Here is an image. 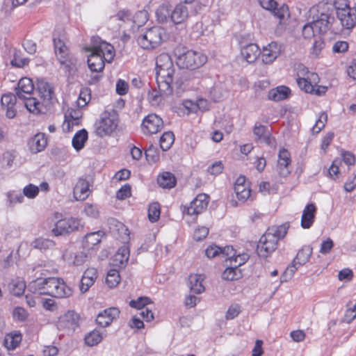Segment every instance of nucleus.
<instances>
[{
	"label": "nucleus",
	"instance_id": "obj_1",
	"mask_svg": "<svg viewBox=\"0 0 356 356\" xmlns=\"http://www.w3.org/2000/svg\"><path fill=\"white\" fill-rule=\"evenodd\" d=\"M156 70L158 88L165 94L175 92L176 95H180L184 91L183 81L178 74H175L172 59L168 54H162L156 58Z\"/></svg>",
	"mask_w": 356,
	"mask_h": 356
},
{
	"label": "nucleus",
	"instance_id": "obj_2",
	"mask_svg": "<svg viewBox=\"0 0 356 356\" xmlns=\"http://www.w3.org/2000/svg\"><path fill=\"white\" fill-rule=\"evenodd\" d=\"M333 8L331 3L320 2L309 9V17L312 16V20L302 27V35L305 39L318 38L330 29L334 19Z\"/></svg>",
	"mask_w": 356,
	"mask_h": 356
},
{
	"label": "nucleus",
	"instance_id": "obj_3",
	"mask_svg": "<svg viewBox=\"0 0 356 356\" xmlns=\"http://www.w3.org/2000/svg\"><path fill=\"white\" fill-rule=\"evenodd\" d=\"M91 53L88 56V65L92 72H101L105 65V62L111 63L115 56L114 47L106 41L97 38Z\"/></svg>",
	"mask_w": 356,
	"mask_h": 356
},
{
	"label": "nucleus",
	"instance_id": "obj_4",
	"mask_svg": "<svg viewBox=\"0 0 356 356\" xmlns=\"http://www.w3.org/2000/svg\"><path fill=\"white\" fill-rule=\"evenodd\" d=\"M31 287L34 288L35 293L49 295L57 298H66L72 295V289L63 280L57 277L37 279L33 281Z\"/></svg>",
	"mask_w": 356,
	"mask_h": 356
},
{
	"label": "nucleus",
	"instance_id": "obj_5",
	"mask_svg": "<svg viewBox=\"0 0 356 356\" xmlns=\"http://www.w3.org/2000/svg\"><path fill=\"white\" fill-rule=\"evenodd\" d=\"M288 229L286 224L268 228L257 245L259 256L265 258L273 252L277 248V241L285 236Z\"/></svg>",
	"mask_w": 356,
	"mask_h": 356
},
{
	"label": "nucleus",
	"instance_id": "obj_6",
	"mask_svg": "<svg viewBox=\"0 0 356 356\" xmlns=\"http://www.w3.org/2000/svg\"><path fill=\"white\" fill-rule=\"evenodd\" d=\"M34 90L33 81L28 77L22 78L15 88L16 95L19 99L23 101L26 109L33 114H39L41 109L40 102L32 97Z\"/></svg>",
	"mask_w": 356,
	"mask_h": 356
},
{
	"label": "nucleus",
	"instance_id": "obj_7",
	"mask_svg": "<svg viewBox=\"0 0 356 356\" xmlns=\"http://www.w3.org/2000/svg\"><path fill=\"white\" fill-rule=\"evenodd\" d=\"M177 65L180 68L195 70L202 67L207 60L206 55L198 51L177 48L175 51Z\"/></svg>",
	"mask_w": 356,
	"mask_h": 356
},
{
	"label": "nucleus",
	"instance_id": "obj_8",
	"mask_svg": "<svg viewBox=\"0 0 356 356\" xmlns=\"http://www.w3.org/2000/svg\"><path fill=\"white\" fill-rule=\"evenodd\" d=\"M119 118L117 112L113 110H106L102 112L94 124L95 134L101 138L110 136L117 129Z\"/></svg>",
	"mask_w": 356,
	"mask_h": 356
},
{
	"label": "nucleus",
	"instance_id": "obj_9",
	"mask_svg": "<svg viewBox=\"0 0 356 356\" xmlns=\"http://www.w3.org/2000/svg\"><path fill=\"white\" fill-rule=\"evenodd\" d=\"M166 38V31L161 26H152L139 34L138 44L144 49H154L158 47Z\"/></svg>",
	"mask_w": 356,
	"mask_h": 356
},
{
	"label": "nucleus",
	"instance_id": "obj_10",
	"mask_svg": "<svg viewBox=\"0 0 356 356\" xmlns=\"http://www.w3.org/2000/svg\"><path fill=\"white\" fill-rule=\"evenodd\" d=\"M312 254V248L309 245L303 246L297 253L293 262L289 265L280 277V282H285L290 280L298 268L305 265Z\"/></svg>",
	"mask_w": 356,
	"mask_h": 356
},
{
	"label": "nucleus",
	"instance_id": "obj_11",
	"mask_svg": "<svg viewBox=\"0 0 356 356\" xmlns=\"http://www.w3.org/2000/svg\"><path fill=\"white\" fill-rule=\"evenodd\" d=\"M337 1L334 4L337 18L343 27L351 29L356 25V8L347 4L346 0Z\"/></svg>",
	"mask_w": 356,
	"mask_h": 356
},
{
	"label": "nucleus",
	"instance_id": "obj_12",
	"mask_svg": "<svg viewBox=\"0 0 356 356\" xmlns=\"http://www.w3.org/2000/svg\"><path fill=\"white\" fill-rule=\"evenodd\" d=\"M296 82L300 90L307 93H313L318 81L316 73L311 72L303 65H299L297 69Z\"/></svg>",
	"mask_w": 356,
	"mask_h": 356
},
{
	"label": "nucleus",
	"instance_id": "obj_13",
	"mask_svg": "<svg viewBox=\"0 0 356 356\" xmlns=\"http://www.w3.org/2000/svg\"><path fill=\"white\" fill-rule=\"evenodd\" d=\"M83 227L81 219L74 217H68L58 220L51 232L55 236L67 234L79 230Z\"/></svg>",
	"mask_w": 356,
	"mask_h": 356
},
{
	"label": "nucleus",
	"instance_id": "obj_14",
	"mask_svg": "<svg viewBox=\"0 0 356 356\" xmlns=\"http://www.w3.org/2000/svg\"><path fill=\"white\" fill-rule=\"evenodd\" d=\"M38 92L42 102H40L41 105L40 113H44V109L50 107L56 101V98L54 93V87L44 80H40L38 82Z\"/></svg>",
	"mask_w": 356,
	"mask_h": 356
},
{
	"label": "nucleus",
	"instance_id": "obj_15",
	"mask_svg": "<svg viewBox=\"0 0 356 356\" xmlns=\"http://www.w3.org/2000/svg\"><path fill=\"white\" fill-rule=\"evenodd\" d=\"M208 203L209 196L204 193L199 194L191 202L190 206L186 208L184 213L188 216H191V220H194L197 215L207 207Z\"/></svg>",
	"mask_w": 356,
	"mask_h": 356
},
{
	"label": "nucleus",
	"instance_id": "obj_16",
	"mask_svg": "<svg viewBox=\"0 0 356 356\" xmlns=\"http://www.w3.org/2000/svg\"><path fill=\"white\" fill-rule=\"evenodd\" d=\"M163 127V121L155 113H150L143 120L141 129L145 134H155Z\"/></svg>",
	"mask_w": 356,
	"mask_h": 356
},
{
	"label": "nucleus",
	"instance_id": "obj_17",
	"mask_svg": "<svg viewBox=\"0 0 356 356\" xmlns=\"http://www.w3.org/2000/svg\"><path fill=\"white\" fill-rule=\"evenodd\" d=\"M79 321V315L74 311L70 310L59 318L58 327L72 332L78 327Z\"/></svg>",
	"mask_w": 356,
	"mask_h": 356
},
{
	"label": "nucleus",
	"instance_id": "obj_18",
	"mask_svg": "<svg viewBox=\"0 0 356 356\" xmlns=\"http://www.w3.org/2000/svg\"><path fill=\"white\" fill-rule=\"evenodd\" d=\"M282 51V46L276 42H272L263 47L261 51L262 61L265 64H270L280 56Z\"/></svg>",
	"mask_w": 356,
	"mask_h": 356
},
{
	"label": "nucleus",
	"instance_id": "obj_19",
	"mask_svg": "<svg viewBox=\"0 0 356 356\" xmlns=\"http://www.w3.org/2000/svg\"><path fill=\"white\" fill-rule=\"evenodd\" d=\"M16 103L17 95H15L13 93H6L2 95L1 98V108L6 112L7 118L11 119L16 115Z\"/></svg>",
	"mask_w": 356,
	"mask_h": 356
},
{
	"label": "nucleus",
	"instance_id": "obj_20",
	"mask_svg": "<svg viewBox=\"0 0 356 356\" xmlns=\"http://www.w3.org/2000/svg\"><path fill=\"white\" fill-rule=\"evenodd\" d=\"M120 314V311L116 307H110L100 312L97 318L96 322L103 327L108 326L113 320L116 319Z\"/></svg>",
	"mask_w": 356,
	"mask_h": 356
},
{
	"label": "nucleus",
	"instance_id": "obj_21",
	"mask_svg": "<svg viewBox=\"0 0 356 356\" xmlns=\"http://www.w3.org/2000/svg\"><path fill=\"white\" fill-rule=\"evenodd\" d=\"M253 134L258 142L266 143L269 146H272L275 143L268 128L264 125L256 123L253 129Z\"/></svg>",
	"mask_w": 356,
	"mask_h": 356
},
{
	"label": "nucleus",
	"instance_id": "obj_22",
	"mask_svg": "<svg viewBox=\"0 0 356 356\" xmlns=\"http://www.w3.org/2000/svg\"><path fill=\"white\" fill-rule=\"evenodd\" d=\"M316 207L314 203L307 204L302 213L300 225L303 229L310 228L314 222Z\"/></svg>",
	"mask_w": 356,
	"mask_h": 356
},
{
	"label": "nucleus",
	"instance_id": "obj_23",
	"mask_svg": "<svg viewBox=\"0 0 356 356\" xmlns=\"http://www.w3.org/2000/svg\"><path fill=\"white\" fill-rule=\"evenodd\" d=\"M291 162L289 151L284 148L281 149L278 154L277 171L282 177H286L290 173L289 166Z\"/></svg>",
	"mask_w": 356,
	"mask_h": 356
},
{
	"label": "nucleus",
	"instance_id": "obj_24",
	"mask_svg": "<svg viewBox=\"0 0 356 356\" xmlns=\"http://www.w3.org/2000/svg\"><path fill=\"white\" fill-rule=\"evenodd\" d=\"M90 184L88 180L84 178H79L73 191L74 197L76 200L83 201L90 195Z\"/></svg>",
	"mask_w": 356,
	"mask_h": 356
},
{
	"label": "nucleus",
	"instance_id": "obj_25",
	"mask_svg": "<svg viewBox=\"0 0 356 356\" xmlns=\"http://www.w3.org/2000/svg\"><path fill=\"white\" fill-rule=\"evenodd\" d=\"M188 17V8L185 3H180L172 10L170 21L175 24L184 22Z\"/></svg>",
	"mask_w": 356,
	"mask_h": 356
},
{
	"label": "nucleus",
	"instance_id": "obj_26",
	"mask_svg": "<svg viewBox=\"0 0 356 356\" xmlns=\"http://www.w3.org/2000/svg\"><path fill=\"white\" fill-rule=\"evenodd\" d=\"M129 257V249L127 246L120 247L111 259V265L119 268L126 266Z\"/></svg>",
	"mask_w": 356,
	"mask_h": 356
},
{
	"label": "nucleus",
	"instance_id": "obj_27",
	"mask_svg": "<svg viewBox=\"0 0 356 356\" xmlns=\"http://www.w3.org/2000/svg\"><path fill=\"white\" fill-rule=\"evenodd\" d=\"M47 145V139L45 134L38 133L32 137L28 142L30 151L36 154L44 149Z\"/></svg>",
	"mask_w": 356,
	"mask_h": 356
},
{
	"label": "nucleus",
	"instance_id": "obj_28",
	"mask_svg": "<svg viewBox=\"0 0 356 356\" xmlns=\"http://www.w3.org/2000/svg\"><path fill=\"white\" fill-rule=\"evenodd\" d=\"M241 55L248 63L254 62L258 56L261 54V49L257 44L250 43L243 46L241 50Z\"/></svg>",
	"mask_w": 356,
	"mask_h": 356
},
{
	"label": "nucleus",
	"instance_id": "obj_29",
	"mask_svg": "<svg viewBox=\"0 0 356 356\" xmlns=\"http://www.w3.org/2000/svg\"><path fill=\"white\" fill-rule=\"evenodd\" d=\"M104 235V232L101 230L87 234L83 241L84 248L94 249L101 242Z\"/></svg>",
	"mask_w": 356,
	"mask_h": 356
},
{
	"label": "nucleus",
	"instance_id": "obj_30",
	"mask_svg": "<svg viewBox=\"0 0 356 356\" xmlns=\"http://www.w3.org/2000/svg\"><path fill=\"white\" fill-rule=\"evenodd\" d=\"M291 95V90L285 86H280L270 90L268 92V99L273 101L279 102L287 99Z\"/></svg>",
	"mask_w": 356,
	"mask_h": 356
},
{
	"label": "nucleus",
	"instance_id": "obj_31",
	"mask_svg": "<svg viewBox=\"0 0 356 356\" xmlns=\"http://www.w3.org/2000/svg\"><path fill=\"white\" fill-rule=\"evenodd\" d=\"M204 277L200 274H191L188 277V287L192 292L200 294L204 291V286L202 284Z\"/></svg>",
	"mask_w": 356,
	"mask_h": 356
},
{
	"label": "nucleus",
	"instance_id": "obj_32",
	"mask_svg": "<svg viewBox=\"0 0 356 356\" xmlns=\"http://www.w3.org/2000/svg\"><path fill=\"white\" fill-rule=\"evenodd\" d=\"M22 339L21 333L18 331H14L5 335L3 345L8 350H14L19 346Z\"/></svg>",
	"mask_w": 356,
	"mask_h": 356
},
{
	"label": "nucleus",
	"instance_id": "obj_33",
	"mask_svg": "<svg viewBox=\"0 0 356 356\" xmlns=\"http://www.w3.org/2000/svg\"><path fill=\"white\" fill-rule=\"evenodd\" d=\"M63 259L69 264L75 266L83 265L87 259V254L83 252H77L75 254L67 252L63 254Z\"/></svg>",
	"mask_w": 356,
	"mask_h": 356
},
{
	"label": "nucleus",
	"instance_id": "obj_34",
	"mask_svg": "<svg viewBox=\"0 0 356 356\" xmlns=\"http://www.w3.org/2000/svg\"><path fill=\"white\" fill-rule=\"evenodd\" d=\"M88 138V133L86 129L76 131L72 139V145L77 152L82 149Z\"/></svg>",
	"mask_w": 356,
	"mask_h": 356
},
{
	"label": "nucleus",
	"instance_id": "obj_35",
	"mask_svg": "<svg viewBox=\"0 0 356 356\" xmlns=\"http://www.w3.org/2000/svg\"><path fill=\"white\" fill-rule=\"evenodd\" d=\"M110 224V231L115 236L119 237L122 240L128 238V229L123 223L112 220Z\"/></svg>",
	"mask_w": 356,
	"mask_h": 356
},
{
	"label": "nucleus",
	"instance_id": "obj_36",
	"mask_svg": "<svg viewBox=\"0 0 356 356\" xmlns=\"http://www.w3.org/2000/svg\"><path fill=\"white\" fill-rule=\"evenodd\" d=\"M172 9L168 3H163L156 10V17L159 23L165 24L170 21Z\"/></svg>",
	"mask_w": 356,
	"mask_h": 356
},
{
	"label": "nucleus",
	"instance_id": "obj_37",
	"mask_svg": "<svg viewBox=\"0 0 356 356\" xmlns=\"http://www.w3.org/2000/svg\"><path fill=\"white\" fill-rule=\"evenodd\" d=\"M159 185L163 188H172L176 184L174 175L169 172H164L160 175L157 179Z\"/></svg>",
	"mask_w": 356,
	"mask_h": 356
},
{
	"label": "nucleus",
	"instance_id": "obj_38",
	"mask_svg": "<svg viewBox=\"0 0 356 356\" xmlns=\"http://www.w3.org/2000/svg\"><path fill=\"white\" fill-rule=\"evenodd\" d=\"M26 289L24 280L20 277H16L11 280L9 284V290L10 293L15 296H19L22 295Z\"/></svg>",
	"mask_w": 356,
	"mask_h": 356
},
{
	"label": "nucleus",
	"instance_id": "obj_39",
	"mask_svg": "<svg viewBox=\"0 0 356 356\" xmlns=\"http://www.w3.org/2000/svg\"><path fill=\"white\" fill-rule=\"evenodd\" d=\"M58 60L61 66L68 72H71L76 69V58L72 54L59 56Z\"/></svg>",
	"mask_w": 356,
	"mask_h": 356
},
{
	"label": "nucleus",
	"instance_id": "obj_40",
	"mask_svg": "<svg viewBox=\"0 0 356 356\" xmlns=\"http://www.w3.org/2000/svg\"><path fill=\"white\" fill-rule=\"evenodd\" d=\"M148 20V15L145 10H140L132 16L131 31H134L136 28L144 25Z\"/></svg>",
	"mask_w": 356,
	"mask_h": 356
},
{
	"label": "nucleus",
	"instance_id": "obj_41",
	"mask_svg": "<svg viewBox=\"0 0 356 356\" xmlns=\"http://www.w3.org/2000/svg\"><path fill=\"white\" fill-rule=\"evenodd\" d=\"M31 245L41 251L52 249L55 246V243L48 238H38L31 243Z\"/></svg>",
	"mask_w": 356,
	"mask_h": 356
},
{
	"label": "nucleus",
	"instance_id": "obj_42",
	"mask_svg": "<svg viewBox=\"0 0 356 356\" xmlns=\"http://www.w3.org/2000/svg\"><path fill=\"white\" fill-rule=\"evenodd\" d=\"M119 270L115 268L109 270L106 277V283L109 288L116 287L120 282Z\"/></svg>",
	"mask_w": 356,
	"mask_h": 356
},
{
	"label": "nucleus",
	"instance_id": "obj_43",
	"mask_svg": "<svg viewBox=\"0 0 356 356\" xmlns=\"http://www.w3.org/2000/svg\"><path fill=\"white\" fill-rule=\"evenodd\" d=\"M103 339L102 334L99 330H94L87 334L85 337V343L88 346H94L97 345Z\"/></svg>",
	"mask_w": 356,
	"mask_h": 356
},
{
	"label": "nucleus",
	"instance_id": "obj_44",
	"mask_svg": "<svg viewBox=\"0 0 356 356\" xmlns=\"http://www.w3.org/2000/svg\"><path fill=\"white\" fill-rule=\"evenodd\" d=\"M116 17L118 20L123 22V25H120L121 26H123V28L125 30L129 29L131 31V21H132V15L129 10H120L117 15Z\"/></svg>",
	"mask_w": 356,
	"mask_h": 356
},
{
	"label": "nucleus",
	"instance_id": "obj_45",
	"mask_svg": "<svg viewBox=\"0 0 356 356\" xmlns=\"http://www.w3.org/2000/svg\"><path fill=\"white\" fill-rule=\"evenodd\" d=\"M175 140L174 134L171 131H166L160 138V147L163 151L168 150Z\"/></svg>",
	"mask_w": 356,
	"mask_h": 356
},
{
	"label": "nucleus",
	"instance_id": "obj_46",
	"mask_svg": "<svg viewBox=\"0 0 356 356\" xmlns=\"http://www.w3.org/2000/svg\"><path fill=\"white\" fill-rule=\"evenodd\" d=\"M234 191L237 198L242 201L248 200L251 193L249 185L239 186L238 184H234Z\"/></svg>",
	"mask_w": 356,
	"mask_h": 356
},
{
	"label": "nucleus",
	"instance_id": "obj_47",
	"mask_svg": "<svg viewBox=\"0 0 356 356\" xmlns=\"http://www.w3.org/2000/svg\"><path fill=\"white\" fill-rule=\"evenodd\" d=\"M170 95L171 94H165L163 92L161 91L159 88V90L153 89L148 93V99L152 105L158 106L162 102L163 96H168Z\"/></svg>",
	"mask_w": 356,
	"mask_h": 356
},
{
	"label": "nucleus",
	"instance_id": "obj_48",
	"mask_svg": "<svg viewBox=\"0 0 356 356\" xmlns=\"http://www.w3.org/2000/svg\"><path fill=\"white\" fill-rule=\"evenodd\" d=\"M7 197V202H8L9 206H14L18 203H22L24 200V195L15 191H10L6 194Z\"/></svg>",
	"mask_w": 356,
	"mask_h": 356
},
{
	"label": "nucleus",
	"instance_id": "obj_49",
	"mask_svg": "<svg viewBox=\"0 0 356 356\" xmlns=\"http://www.w3.org/2000/svg\"><path fill=\"white\" fill-rule=\"evenodd\" d=\"M240 277V273L238 269L234 267L233 265H230L227 267L222 274V277L226 280H237Z\"/></svg>",
	"mask_w": 356,
	"mask_h": 356
},
{
	"label": "nucleus",
	"instance_id": "obj_50",
	"mask_svg": "<svg viewBox=\"0 0 356 356\" xmlns=\"http://www.w3.org/2000/svg\"><path fill=\"white\" fill-rule=\"evenodd\" d=\"M54 44L57 59L59 58V56H66L70 54L67 46L60 39L54 38Z\"/></svg>",
	"mask_w": 356,
	"mask_h": 356
},
{
	"label": "nucleus",
	"instance_id": "obj_51",
	"mask_svg": "<svg viewBox=\"0 0 356 356\" xmlns=\"http://www.w3.org/2000/svg\"><path fill=\"white\" fill-rule=\"evenodd\" d=\"M83 113L80 108H70L65 113V118L72 119L74 124H81Z\"/></svg>",
	"mask_w": 356,
	"mask_h": 356
},
{
	"label": "nucleus",
	"instance_id": "obj_52",
	"mask_svg": "<svg viewBox=\"0 0 356 356\" xmlns=\"http://www.w3.org/2000/svg\"><path fill=\"white\" fill-rule=\"evenodd\" d=\"M40 188L38 186L29 184L24 187L22 195L29 199H34L39 193Z\"/></svg>",
	"mask_w": 356,
	"mask_h": 356
},
{
	"label": "nucleus",
	"instance_id": "obj_53",
	"mask_svg": "<svg viewBox=\"0 0 356 356\" xmlns=\"http://www.w3.org/2000/svg\"><path fill=\"white\" fill-rule=\"evenodd\" d=\"M160 207L158 203H152L148 209V218L152 222L157 221L160 217Z\"/></svg>",
	"mask_w": 356,
	"mask_h": 356
},
{
	"label": "nucleus",
	"instance_id": "obj_54",
	"mask_svg": "<svg viewBox=\"0 0 356 356\" xmlns=\"http://www.w3.org/2000/svg\"><path fill=\"white\" fill-rule=\"evenodd\" d=\"M249 259V255L247 253H238L232 257L229 261V265H233L236 268L244 264Z\"/></svg>",
	"mask_w": 356,
	"mask_h": 356
},
{
	"label": "nucleus",
	"instance_id": "obj_55",
	"mask_svg": "<svg viewBox=\"0 0 356 356\" xmlns=\"http://www.w3.org/2000/svg\"><path fill=\"white\" fill-rule=\"evenodd\" d=\"M151 300L149 298L145 296L139 297L137 300H132L129 302L130 307L137 309H143L144 307L149 305Z\"/></svg>",
	"mask_w": 356,
	"mask_h": 356
},
{
	"label": "nucleus",
	"instance_id": "obj_56",
	"mask_svg": "<svg viewBox=\"0 0 356 356\" xmlns=\"http://www.w3.org/2000/svg\"><path fill=\"white\" fill-rule=\"evenodd\" d=\"M91 97L88 89H83L81 90L79 97L77 99V106L79 108H83L86 106L88 103L90 101Z\"/></svg>",
	"mask_w": 356,
	"mask_h": 356
},
{
	"label": "nucleus",
	"instance_id": "obj_57",
	"mask_svg": "<svg viewBox=\"0 0 356 356\" xmlns=\"http://www.w3.org/2000/svg\"><path fill=\"white\" fill-rule=\"evenodd\" d=\"M327 116L325 113H321L318 120L316 121L315 124L312 127V132L314 134H318L324 127L327 122Z\"/></svg>",
	"mask_w": 356,
	"mask_h": 356
},
{
	"label": "nucleus",
	"instance_id": "obj_58",
	"mask_svg": "<svg viewBox=\"0 0 356 356\" xmlns=\"http://www.w3.org/2000/svg\"><path fill=\"white\" fill-rule=\"evenodd\" d=\"M341 164V159H335L330 168L328 169V175L332 179H336L338 177L339 172V166Z\"/></svg>",
	"mask_w": 356,
	"mask_h": 356
},
{
	"label": "nucleus",
	"instance_id": "obj_59",
	"mask_svg": "<svg viewBox=\"0 0 356 356\" xmlns=\"http://www.w3.org/2000/svg\"><path fill=\"white\" fill-rule=\"evenodd\" d=\"M205 254L209 259L221 257V248L215 244L211 245L205 250Z\"/></svg>",
	"mask_w": 356,
	"mask_h": 356
},
{
	"label": "nucleus",
	"instance_id": "obj_60",
	"mask_svg": "<svg viewBox=\"0 0 356 356\" xmlns=\"http://www.w3.org/2000/svg\"><path fill=\"white\" fill-rule=\"evenodd\" d=\"M13 318L16 321H24L28 317L27 311L21 307H17L13 312Z\"/></svg>",
	"mask_w": 356,
	"mask_h": 356
},
{
	"label": "nucleus",
	"instance_id": "obj_61",
	"mask_svg": "<svg viewBox=\"0 0 356 356\" xmlns=\"http://www.w3.org/2000/svg\"><path fill=\"white\" fill-rule=\"evenodd\" d=\"M241 306L238 304H233L230 305L226 313V318L227 320L234 319L241 312Z\"/></svg>",
	"mask_w": 356,
	"mask_h": 356
},
{
	"label": "nucleus",
	"instance_id": "obj_62",
	"mask_svg": "<svg viewBox=\"0 0 356 356\" xmlns=\"http://www.w3.org/2000/svg\"><path fill=\"white\" fill-rule=\"evenodd\" d=\"M236 253V251L233 248L232 246L227 245L224 248H221V257L225 258L227 261L232 259L234 256H235V254Z\"/></svg>",
	"mask_w": 356,
	"mask_h": 356
},
{
	"label": "nucleus",
	"instance_id": "obj_63",
	"mask_svg": "<svg viewBox=\"0 0 356 356\" xmlns=\"http://www.w3.org/2000/svg\"><path fill=\"white\" fill-rule=\"evenodd\" d=\"M83 211L87 216L90 218H97L99 215L97 207L92 204H86Z\"/></svg>",
	"mask_w": 356,
	"mask_h": 356
},
{
	"label": "nucleus",
	"instance_id": "obj_64",
	"mask_svg": "<svg viewBox=\"0 0 356 356\" xmlns=\"http://www.w3.org/2000/svg\"><path fill=\"white\" fill-rule=\"evenodd\" d=\"M131 195V186L129 184L122 186L116 193L118 200H124Z\"/></svg>",
	"mask_w": 356,
	"mask_h": 356
}]
</instances>
